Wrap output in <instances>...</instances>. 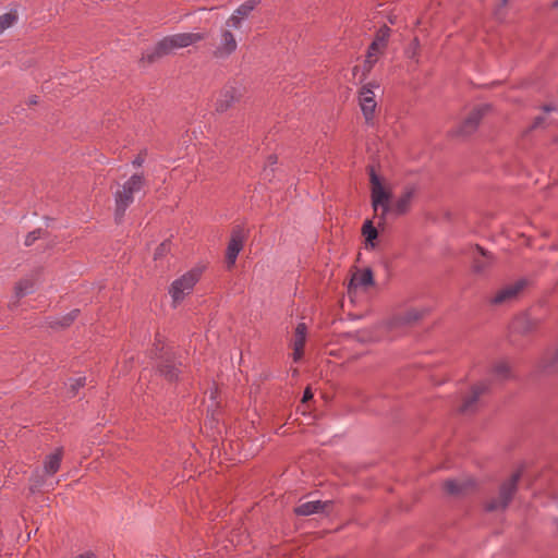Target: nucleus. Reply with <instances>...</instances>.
<instances>
[{"instance_id": "f257e3e1", "label": "nucleus", "mask_w": 558, "mask_h": 558, "mask_svg": "<svg viewBox=\"0 0 558 558\" xmlns=\"http://www.w3.org/2000/svg\"><path fill=\"white\" fill-rule=\"evenodd\" d=\"M206 37L204 33H180L162 38L154 48L153 52L147 54L149 61L155 58L171 53L175 49L186 48L193 44L203 40Z\"/></svg>"}, {"instance_id": "f03ea898", "label": "nucleus", "mask_w": 558, "mask_h": 558, "mask_svg": "<svg viewBox=\"0 0 558 558\" xmlns=\"http://www.w3.org/2000/svg\"><path fill=\"white\" fill-rule=\"evenodd\" d=\"M204 270L205 266L196 265L170 284L169 295L171 298L172 306L177 307L189 294L192 293Z\"/></svg>"}, {"instance_id": "7ed1b4c3", "label": "nucleus", "mask_w": 558, "mask_h": 558, "mask_svg": "<svg viewBox=\"0 0 558 558\" xmlns=\"http://www.w3.org/2000/svg\"><path fill=\"white\" fill-rule=\"evenodd\" d=\"M145 185L143 175L134 174L126 180L114 193L117 220L122 219L129 206L134 202V194L142 191Z\"/></svg>"}, {"instance_id": "20e7f679", "label": "nucleus", "mask_w": 558, "mask_h": 558, "mask_svg": "<svg viewBox=\"0 0 558 558\" xmlns=\"http://www.w3.org/2000/svg\"><path fill=\"white\" fill-rule=\"evenodd\" d=\"M372 206L375 213L380 210V219L390 214L391 191L381 182L374 169L369 172Z\"/></svg>"}, {"instance_id": "39448f33", "label": "nucleus", "mask_w": 558, "mask_h": 558, "mask_svg": "<svg viewBox=\"0 0 558 558\" xmlns=\"http://www.w3.org/2000/svg\"><path fill=\"white\" fill-rule=\"evenodd\" d=\"M389 37L390 28L388 26H383L377 31L375 38L367 50L365 59L366 70H371L373 65L378 61L379 57L385 52Z\"/></svg>"}, {"instance_id": "423d86ee", "label": "nucleus", "mask_w": 558, "mask_h": 558, "mask_svg": "<svg viewBox=\"0 0 558 558\" xmlns=\"http://www.w3.org/2000/svg\"><path fill=\"white\" fill-rule=\"evenodd\" d=\"M519 478L520 472L513 473L510 478L501 485L498 498L487 502L486 509L489 511L505 509L517 489Z\"/></svg>"}, {"instance_id": "0eeeda50", "label": "nucleus", "mask_w": 558, "mask_h": 558, "mask_svg": "<svg viewBox=\"0 0 558 558\" xmlns=\"http://www.w3.org/2000/svg\"><path fill=\"white\" fill-rule=\"evenodd\" d=\"M374 87H376L374 84H365L361 87L359 93V105L366 120V123L368 124H373L377 107Z\"/></svg>"}, {"instance_id": "6e6552de", "label": "nucleus", "mask_w": 558, "mask_h": 558, "mask_svg": "<svg viewBox=\"0 0 558 558\" xmlns=\"http://www.w3.org/2000/svg\"><path fill=\"white\" fill-rule=\"evenodd\" d=\"M238 48V41L231 31L223 28L220 34L214 54L216 58L225 59L231 56Z\"/></svg>"}, {"instance_id": "1a4fd4ad", "label": "nucleus", "mask_w": 558, "mask_h": 558, "mask_svg": "<svg viewBox=\"0 0 558 558\" xmlns=\"http://www.w3.org/2000/svg\"><path fill=\"white\" fill-rule=\"evenodd\" d=\"M245 241V234L241 228L232 231L231 239L227 246L226 257L229 266H233L239 253L242 251Z\"/></svg>"}, {"instance_id": "9d476101", "label": "nucleus", "mask_w": 558, "mask_h": 558, "mask_svg": "<svg viewBox=\"0 0 558 558\" xmlns=\"http://www.w3.org/2000/svg\"><path fill=\"white\" fill-rule=\"evenodd\" d=\"M415 186H407L402 194L392 203L390 214L400 216L409 211L411 203L415 196Z\"/></svg>"}, {"instance_id": "9b49d317", "label": "nucleus", "mask_w": 558, "mask_h": 558, "mask_svg": "<svg viewBox=\"0 0 558 558\" xmlns=\"http://www.w3.org/2000/svg\"><path fill=\"white\" fill-rule=\"evenodd\" d=\"M307 328L304 323L298 324L292 341L293 361L299 362L303 357V350L306 342Z\"/></svg>"}, {"instance_id": "f8f14e48", "label": "nucleus", "mask_w": 558, "mask_h": 558, "mask_svg": "<svg viewBox=\"0 0 558 558\" xmlns=\"http://www.w3.org/2000/svg\"><path fill=\"white\" fill-rule=\"evenodd\" d=\"M472 257H473V269L475 272H484L489 266L493 265L494 258L484 248L476 245L472 251Z\"/></svg>"}, {"instance_id": "ddd939ff", "label": "nucleus", "mask_w": 558, "mask_h": 558, "mask_svg": "<svg viewBox=\"0 0 558 558\" xmlns=\"http://www.w3.org/2000/svg\"><path fill=\"white\" fill-rule=\"evenodd\" d=\"M240 94L236 88L228 87L220 92L216 99L215 108L218 112H225L239 99Z\"/></svg>"}, {"instance_id": "4468645a", "label": "nucleus", "mask_w": 558, "mask_h": 558, "mask_svg": "<svg viewBox=\"0 0 558 558\" xmlns=\"http://www.w3.org/2000/svg\"><path fill=\"white\" fill-rule=\"evenodd\" d=\"M523 281H518L512 284H508L496 292L492 298V303L504 304L513 300L523 288Z\"/></svg>"}, {"instance_id": "2eb2a0df", "label": "nucleus", "mask_w": 558, "mask_h": 558, "mask_svg": "<svg viewBox=\"0 0 558 558\" xmlns=\"http://www.w3.org/2000/svg\"><path fill=\"white\" fill-rule=\"evenodd\" d=\"M329 501H320V500H310L303 501L298 507H295L294 512L298 515L307 517L315 513L325 512L326 508L329 506Z\"/></svg>"}, {"instance_id": "dca6fc26", "label": "nucleus", "mask_w": 558, "mask_h": 558, "mask_svg": "<svg viewBox=\"0 0 558 558\" xmlns=\"http://www.w3.org/2000/svg\"><path fill=\"white\" fill-rule=\"evenodd\" d=\"M485 110H486L485 107H478V108L474 109L472 112H470V114L465 118V120L461 124L460 132L463 135H469V134L473 133L476 130L482 117L484 116Z\"/></svg>"}, {"instance_id": "f3484780", "label": "nucleus", "mask_w": 558, "mask_h": 558, "mask_svg": "<svg viewBox=\"0 0 558 558\" xmlns=\"http://www.w3.org/2000/svg\"><path fill=\"white\" fill-rule=\"evenodd\" d=\"M38 283H39L38 278L34 275L27 276V277L21 279L15 284V288H14L15 296L20 299V298L26 296L28 294H32L33 292H35Z\"/></svg>"}, {"instance_id": "a211bd4d", "label": "nucleus", "mask_w": 558, "mask_h": 558, "mask_svg": "<svg viewBox=\"0 0 558 558\" xmlns=\"http://www.w3.org/2000/svg\"><path fill=\"white\" fill-rule=\"evenodd\" d=\"M488 389L486 383H478L472 387L471 395L466 397L459 408V411L462 413L471 412L474 409V404L477 401L478 397Z\"/></svg>"}, {"instance_id": "6ab92c4d", "label": "nucleus", "mask_w": 558, "mask_h": 558, "mask_svg": "<svg viewBox=\"0 0 558 558\" xmlns=\"http://www.w3.org/2000/svg\"><path fill=\"white\" fill-rule=\"evenodd\" d=\"M374 282L373 280V272L371 269H364L361 271L355 272L350 281L349 284V291L357 288H367L372 286Z\"/></svg>"}, {"instance_id": "aec40b11", "label": "nucleus", "mask_w": 558, "mask_h": 558, "mask_svg": "<svg viewBox=\"0 0 558 558\" xmlns=\"http://www.w3.org/2000/svg\"><path fill=\"white\" fill-rule=\"evenodd\" d=\"M62 460V450L57 449L54 452L46 457L44 462V472L47 475H53L60 469Z\"/></svg>"}, {"instance_id": "412c9836", "label": "nucleus", "mask_w": 558, "mask_h": 558, "mask_svg": "<svg viewBox=\"0 0 558 558\" xmlns=\"http://www.w3.org/2000/svg\"><path fill=\"white\" fill-rule=\"evenodd\" d=\"M258 4L259 0H246L234 10L233 14L246 21Z\"/></svg>"}, {"instance_id": "4be33fe9", "label": "nucleus", "mask_w": 558, "mask_h": 558, "mask_svg": "<svg viewBox=\"0 0 558 558\" xmlns=\"http://www.w3.org/2000/svg\"><path fill=\"white\" fill-rule=\"evenodd\" d=\"M17 22V14L15 11H10L0 15V35L8 28L12 27Z\"/></svg>"}, {"instance_id": "5701e85b", "label": "nucleus", "mask_w": 558, "mask_h": 558, "mask_svg": "<svg viewBox=\"0 0 558 558\" xmlns=\"http://www.w3.org/2000/svg\"><path fill=\"white\" fill-rule=\"evenodd\" d=\"M362 233L365 236L366 243L374 247V240L377 238V229L373 226L372 221L364 222Z\"/></svg>"}, {"instance_id": "b1692460", "label": "nucleus", "mask_w": 558, "mask_h": 558, "mask_svg": "<svg viewBox=\"0 0 558 558\" xmlns=\"http://www.w3.org/2000/svg\"><path fill=\"white\" fill-rule=\"evenodd\" d=\"M445 488L450 494H460L465 489V484L456 480H449L445 483Z\"/></svg>"}, {"instance_id": "393cba45", "label": "nucleus", "mask_w": 558, "mask_h": 558, "mask_svg": "<svg viewBox=\"0 0 558 558\" xmlns=\"http://www.w3.org/2000/svg\"><path fill=\"white\" fill-rule=\"evenodd\" d=\"M494 376L496 378L502 379L509 375V366L506 362H498L493 369Z\"/></svg>"}, {"instance_id": "a878e982", "label": "nucleus", "mask_w": 558, "mask_h": 558, "mask_svg": "<svg viewBox=\"0 0 558 558\" xmlns=\"http://www.w3.org/2000/svg\"><path fill=\"white\" fill-rule=\"evenodd\" d=\"M245 21L236 16L235 14H231L230 17L226 21L225 28L226 29H240Z\"/></svg>"}, {"instance_id": "bb28decb", "label": "nucleus", "mask_w": 558, "mask_h": 558, "mask_svg": "<svg viewBox=\"0 0 558 558\" xmlns=\"http://www.w3.org/2000/svg\"><path fill=\"white\" fill-rule=\"evenodd\" d=\"M160 372L169 379L173 380L178 378L179 371L175 366L165 365L161 367Z\"/></svg>"}, {"instance_id": "cd10ccee", "label": "nucleus", "mask_w": 558, "mask_h": 558, "mask_svg": "<svg viewBox=\"0 0 558 558\" xmlns=\"http://www.w3.org/2000/svg\"><path fill=\"white\" fill-rule=\"evenodd\" d=\"M547 367L558 368V347L555 349V351L548 357Z\"/></svg>"}, {"instance_id": "c85d7f7f", "label": "nucleus", "mask_w": 558, "mask_h": 558, "mask_svg": "<svg viewBox=\"0 0 558 558\" xmlns=\"http://www.w3.org/2000/svg\"><path fill=\"white\" fill-rule=\"evenodd\" d=\"M40 231H33L29 232L25 238V245L29 246L32 245L38 238H39Z\"/></svg>"}, {"instance_id": "c756f323", "label": "nucleus", "mask_w": 558, "mask_h": 558, "mask_svg": "<svg viewBox=\"0 0 558 558\" xmlns=\"http://www.w3.org/2000/svg\"><path fill=\"white\" fill-rule=\"evenodd\" d=\"M85 385V378H76L71 384L72 392L75 393L81 387Z\"/></svg>"}, {"instance_id": "7c9ffc66", "label": "nucleus", "mask_w": 558, "mask_h": 558, "mask_svg": "<svg viewBox=\"0 0 558 558\" xmlns=\"http://www.w3.org/2000/svg\"><path fill=\"white\" fill-rule=\"evenodd\" d=\"M312 398H313V393H312L311 389H310V388H306V389H305V391H304V393H303V399H302V401H303V402H306V401H308V400H310V399H312Z\"/></svg>"}, {"instance_id": "2f4dec72", "label": "nucleus", "mask_w": 558, "mask_h": 558, "mask_svg": "<svg viewBox=\"0 0 558 558\" xmlns=\"http://www.w3.org/2000/svg\"><path fill=\"white\" fill-rule=\"evenodd\" d=\"M74 558H96V556H95V554H93L90 551H86V553L80 554L78 556H76Z\"/></svg>"}, {"instance_id": "473e14b6", "label": "nucleus", "mask_w": 558, "mask_h": 558, "mask_svg": "<svg viewBox=\"0 0 558 558\" xmlns=\"http://www.w3.org/2000/svg\"><path fill=\"white\" fill-rule=\"evenodd\" d=\"M77 316V311H74L71 313V317L68 322H65L63 325H69L70 322H72L73 319H75V317Z\"/></svg>"}, {"instance_id": "72a5a7b5", "label": "nucleus", "mask_w": 558, "mask_h": 558, "mask_svg": "<svg viewBox=\"0 0 558 558\" xmlns=\"http://www.w3.org/2000/svg\"><path fill=\"white\" fill-rule=\"evenodd\" d=\"M143 161H144V160H143L141 157H137L136 159H134L133 163H134L135 166H141V165L143 163Z\"/></svg>"}, {"instance_id": "f704fd0d", "label": "nucleus", "mask_w": 558, "mask_h": 558, "mask_svg": "<svg viewBox=\"0 0 558 558\" xmlns=\"http://www.w3.org/2000/svg\"><path fill=\"white\" fill-rule=\"evenodd\" d=\"M165 248H166V243H162V244L159 246L158 252H157L155 255L157 256V255H158V254H160V253H161V251H163Z\"/></svg>"}, {"instance_id": "c9c22d12", "label": "nucleus", "mask_w": 558, "mask_h": 558, "mask_svg": "<svg viewBox=\"0 0 558 558\" xmlns=\"http://www.w3.org/2000/svg\"><path fill=\"white\" fill-rule=\"evenodd\" d=\"M554 109H555V108H554V107H550V106H545V107H544V110H545L546 112L553 111Z\"/></svg>"}, {"instance_id": "e433bc0d", "label": "nucleus", "mask_w": 558, "mask_h": 558, "mask_svg": "<svg viewBox=\"0 0 558 558\" xmlns=\"http://www.w3.org/2000/svg\"><path fill=\"white\" fill-rule=\"evenodd\" d=\"M507 2H508V0H501V4H502V5H506V4H507Z\"/></svg>"}, {"instance_id": "4c0bfd02", "label": "nucleus", "mask_w": 558, "mask_h": 558, "mask_svg": "<svg viewBox=\"0 0 558 558\" xmlns=\"http://www.w3.org/2000/svg\"><path fill=\"white\" fill-rule=\"evenodd\" d=\"M555 5L558 7V0H556Z\"/></svg>"}]
</instances>
